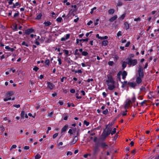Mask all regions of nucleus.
Wrapping results in <instances>:
<instances>
[{
  "label": "nucleus",
  "mask_w": 159,
  "mask_h": 159,
  "mask_svg": "<svg viewBox=\"0 0 159 159\" xmlns=\"http://www.w3.org/2000/svg\"><path fill=\"white\" fill-rule=\"evenodd\" d=\"M110 126L111 125L109 124L106 125V128L104 130L101 135V138L102 139L104 140L108 135L111 134L112 128L111 127L110 128Z\"/></svg>",
  "instance_id": "f257e3e1"
},
{
  "label": "nucleus",
  "mask_w": 159,
  "mask_h": 159,
  "mask_svg": "<svg viewBox=\"0 0 159 159\" xmlns=\"http://www.w3.org/2000/svg\"><path fill=\"white\" fill-rule=\"evenodd\" d=\"M127 60V64L130 66H134L137 63V61L136 59H133L131 57L128 58Z\"/></svg>",
  "instance_id": "f03ea898"
},
{
  "label": "nucleus",
  "mask_w": 159,
  "mask_h": 159,
  "mask_svg": "<svg viewBox=\"0 0 159 159\" xmlns=\"http://www.w3.org/2000/svg\"><path fill=\"white\" fill-rule=\"evenodd\" d=\"M138 75L139 77L143 78V71L142 67L141 66H139V70H138Z\"/></svg>",
  "instance_id": "7ed1b4c3"
},
{
  "label": "nucleus",
  "mask_w": 159,
  "mask_h": 159,
  "mask_svg": "<svg viewBox=\"0 0 159 159\" xmlns=\"http://www.w3.org/2000/svg\"><path fill=\"white\" fill-rule=\"evenodd\" d=\"M115 83V82H114L112 83H109V85L107 84L108 86V89L110 90H112L114 89L115 88V86L114 85Z\"/></svg>",
  "instance_id": "20e7f679"
},
{
  "label": "nucleus",
  "mask_w": 159,
  "mask_h": 159,
  "mask_svg": "<svg viewBox=\"0 0 159 159\" xmlns=\"http://www.w3.org/2000/svg\"><path fill=\"white\" fill-rule=\"evenodd\" d=\"M115 81L112 78L111 76H109L108 77L107 80L106 81L107 83V84H109V83H112L114 82Z\"/></svg>",
  "instance_id": "39448f33"
},
{
  "label": "nucleus",
  "mask_w": 159,
  "mask_h": 159,
  "mask_svg": "<svg viewBox=\"0 0 159 159\" xmlns=\"http://www.w3.org/2000/svg\"><path fill=\"white\" fill-rule=\"evenodd\" d=\"M78 140V138L77 136L74 137V138L71 141L70 143V145H71L75 143Z\"/></svg>",
  "instance_id": "423d86ee"
},
{
  "label": "nucleus",
  "mask_w": 159,
  "mask_h": 159,
  "mask_svg": "<svg viewBox=\"0 0 159 159\" xmlns=\"http://www.w3.org/2000/svg\"><path fill=\"white\" fill-rule=\"evenodd\" d=\"M99 151L100 149L98 147L96 146L93 149V154L96 155Z\"/></svg>",
  "instance_id": "0eeeda50"
},
{
  "label": "nucleus",
  "mask_w": 159,
  "mask_h": 159,
  "mask_svg": "<svg viewBox=\"0 0 159 159\" xmlns=\"http://www.w3.org/2000/svg\"><path fill=\"white\" fill-rule=\"evenodd\" d=\"M47 84L48 87L51 90H52L54 87L53 84L50 82H48Z\"/></svg>",
  "instance_id": "6e6552de"
},
{
  "label": "nucleus",
  "mask_w": 159,
  "mask_h": 159,
  "mask_svg": "<svg viewBox=\"0 0 159 159\" xmlns=\"http://www.w3.org/2000/svg\"><path fill=\"white\" fill-rule=\"evenodd\" d=\"M33 31L34 30L33 29H29L25 30V34L28 35L32 33Z\"/></svg>",
  "instance_id": "1a4fd4ad"
},
{
  "label": "nucleus",
  "mask_w": 159,
  "mask_h": 159,
  "mask_svg": "<svg viewBox=\"0 0 159 159\" xmlns=\"http://www.w3.org/2000/svg\"><path fill=\"white\" fill-rule=\"evenodd\" d=\"M68 128V126L66 125L64 126L61 129V133L62 134L63 132H65L66 130Z\"/></svg>",
  "instance_id": "9d476101"
},
{
  "label": "nucleus",
  "mask_w": 159,
  "mask_h": 159,
  "mask_svg": "<svg viewBox=\"0 0 159 159\" xmlns=\"http://www.w3.org/2000/svg\"><path fill=\"white\" fill-rule=\"evenodd\" d=\"M117 18V16L116 15H115L113 17L111 18L109 20V21L110 22H112L114 21Z\"/></svg>",
  "instance_id": "9b49d317"
},
{
  "label": "nucleus",
  "mask_w": 159,
  "mask_h": 159,
  "mask_svg": "<svg viewBox=\"0 0 159 159\" xmlns=\"http://www.w3.org/2000/svg\"><path fill=\"white\" fill-rule=\"evenodd\" d=\"M14 93L12 91H10L9 92H8L6 94V96L7 97H10L13 95Z\"/></svg>",
  "instance_id": "f8f14e48"
},
{
  "label": "nucleus",
  "mask_w": 159,
  "mask_h": 159,
  "mask_svg": "<svg viewBox=\"0 0 159 159\" xmlns=\"http://www.w3.org/2000/svg\"><path fill=\"white\" fill-rule=\"evenodd\" d=\"M122 78L124 80L126 77V76L127 75V73L125 71H124L122 74Z\"/></svg>",
  "instance_id": "ddd939ff"
},
{
  "label": "nucleus",
  "mask_w": 159,
  "mask_h": 159,
  "mask_svg": "<svg viewBox=\"0 0 159 159\" xmlns=\"http://www.w3.org/2000/svg\"><path fill=\"white\" fill-rule=\"evenodd\" d=\"M43 24L45 26H48L51 25L52 24V23L49 21H45L44 22Z\"/></svg>",
  "instance_id": "4468645a"
},
{
  "label": "nucleus",
  "mask_w": 159,
  "mask_h": 159,
  "mask_svg": "<svg viewBox=\"0 0 159 159\" xmlns=\"http://www.w3.org/2000/svg\"><path fill=\"white\" fill-rule=\"evenodd\" d=\"M141 78V77H139L136 78V82L138 84H139L141 82L142 80Z\"/></svg>",
  "instance_id": "2eb2a0df"
},
{
  "label": "nucleus",
  "mask_w": 159,
  "mask_h": 159,
  "mask_svg": "<svg viewBox=\"0 0 159 159\" xmlns=\"http://www.w3.org/2000/svg\"><path fill=\"white\" fill-rule=\"evenodd\" d=\"M124 25L125 27V29L126 30H127L129 29V24L126 22H125L124 23Z\"/></svg>",
  "instance_id": "dca6fc26"
},
{
  "label": "nucleus",
  "mask_w": 159,
  "mask_h": 159,
  "mask_svg": "<svg viewBox=\"0 0 159 159\" xmlns=\"http://www.w3.org/2000/svg\"><path fill=\"white\" fill-rule=\"evenodd\" d=\"M126 13H124L123 14L120 16L119 18L121 20H123L125 16Z\"/></svg>",
  "instance_id": "f3484780"
},
{
  "label": "nucleus",
  "mask_w": 159,
  "mask_h": 159,
  "mask_svg": "<svg viewBox=\"0 0 159 159\" xmlns=\"http://www.w3.org/2000/svg\"><path fill=\"white\" fill-rule=\"evenodd\" d=\"M131 102V101L130 100H129L126 103L125 106V108L126 109L127 107H129V105L130 103Z\"/></svg>",
  "instance_id": "a211bd4d"
},
{
  "label": "nucleus",
  "mask_w": 159,
  "mask_h": 159,
  "mask_svg": "<svg viewBox=\"0 0 159 159\" xmlns=\"http://www.w3.org/2000/svg\"><path fill=\"white\" fill-rule=\"evenodd\" d=\"M129 85L132 88H134V87L136 86V84L135 83H134L133 82H130L129 83Z\"/></svg>",
  "instance_id": "6ab92c4d"
},
{
  "label": "nucleus",
  "mask_w": 159,
  "mask_h": 159,
  "mask_svg": "<svg viewBox=\"0 0 159 159\" xmlns=\"http://www.w3.org/2000/svg\"><path fill=\"white\" fill-rule=\"evenodd\" d=\"M108 43V42L107 40H104L102 42V45L104 46L107 45Z\"/></svg>",
  "instance_id": "aec40b11"
},
{
  "label": "nucleus",
  "mask_w": 159,
  "mask_h": 159,
  "mask_svg": "<svg viewBox=\"0 0 159 159\" xmlns=\"http://www.w3.org/2000/svg\"><path fill=\"white\" fill-rule=\"evenodd\" d=\"M115 12V10L114 9H111L108 11V13L110 14H112Z\"/></svg>",
  "instance_id": "412c9836"
},
{
  "label": "nucleus",
  "mask_w": 159,
  "mask_h": 159,
  "mask_svg": "<svg viewBox=\"0 0 159 159\" xmlns=\"http://www.w3.org/2000/svg\"><path fill=\"white\" fill-rule=\"evenodd\" d=\"M101 146L102 148H104L105 147L107 146L108 145L105 143L102 142L101 143Z\"/></svg>",
  "instance_id": "4be33fe9"
},
{
  "label": "nucleus",
  "mask_w": 159,
  "mask_h": 159,
  "mask_svg": "<svg viewBox=\"0 0 159 159\" xmlns=\"http://www.w3.org/2000/svg\"><path fill=\"white\" fill-rule=\"evenodd\" d=\"M34 81H33L32 80H31L30 81V82L29 83L30 86V87H32L33 85H34Z\"/></svg>",
  "instance_id": "5701e85b"
},
{
  "label": "nucleus",
  "mask_w": 159,
  "mask_h": 159,
  "mask_svg": "<svg viewBox=\"0 0 159 159\" xmlns=\"http://www.w3.org/2000/svg\"><path fill=\"white\" fill-rule=\"evenodd\" d=\"M41 156L39 153H37L35 157V159H39L41 158Z\"/></svg>",
  "instance_id": "b1692460"
},
{
  "label": "nucleus",
  "mask_w": 159,
  "mask_h": 159,
  "mask_svg": "<svg viewBox=\"0 0 159 159\" xmlns=\"http://www.w3.org/2000/svg\"><path fill=\"white\" fill-rule=\"evenodd\" d=\"M127 64V63L125 61L123 62L122 64V66L123 68H125Z\"/></svg>",
  "instance_id": "393cba45"
},
{
  "label": "nucleus",
  "mask_w": 159,
  "mask_h": 159,
  "mask_svg": "<svg viewBox=\"0 0 159 159\" xmlns=\"http://www.w3.org/2000/svg\"><path fill=\"white\" fill-rule=\"evenodd\" d=\"M25 111H22L21 112V117L22 118H23L25 116Z\"/></svg>",
  "instance_id": "a878e982"
},
{
  "label": "nucleus",
  "mask_w": 159,
  "mask_h": 159,
  "mask_svg": "<svg viewBox=\"0 0 159 159\" xmlns=\"http://www.w3.org/2000/svg\"><path fill=\"white\" fill-rule=\"evenodd\" d=\"M136 99V98H135V96L134 95V94L133 97L132 98H131V102H134L135 101Z\"/></svg>",
  "instance_id": "bb28decb"
},
{
  "label": "nucleus",
  "mask_w": 159,
  "mask_h": 159,
  "mask_svg": "<svg viewBox=\"0 0 159 159\" xmlns=\"http://www.w3.org/2000/svg\"><path fill=\"white\" fill-rule=\"evenodd\" d=\"M116 128H114L113 129V130L111 132V134L112 135H113L114 134H115L116 132Z\"/></svg>",
  "instance_id": "cd10ccee"
},
{
  "label": "nucleus",
  "mask_w": 159,
  "mask_h": 159,
  "mask_svg": "<svg viewBox=\"0 0 159 159\" xmlns=\"http://www.w3.org/2000/svg\"><path fill=\"white\" fill-rule=\"evenodd\" d=\"M82 54L84 56H86L88 54V53L87 52L83 51L82 52Z\"/></svg>",
  "instance_id": "c85d7f7f"
},
{
  "label": "nucleus",
  "mask_w": 159,
  "mask_h": 159,
  "mask_svg": "<svg viewBox=\"0 0 159 159\" xmlns=\"http://www.w3.org/2000/svg\"><path fill=\"white\" fill-rule=\"evenodd\" d=\"M64 115L65 116V117L64 118V120H67L68 116V115L67 114H64Z\"/></svg>",
  "instance_id": "c756f323"
},
{
  "label": "nucleus",
  "mask_w": 159,
  "mask_h": 159,
  "mask_svg": "<svg viewBox=\"0 0 159 159\" xmlns=\"http://www.w3.org/2000/svg\"><path fill=\"white\" fill-rule=\"evenodd\" d=\"M41 16H42V14H41V13L39 14L36 17V19L39 20V19H40V18H41Z\"/></svg>",
  "instance_id": "7c9ffc66"
},
{
  "label": "nucleus",
  "mask_w": 159,
  "mask_h": 159,
  "mask_svg": "<svg viewBox=\"0 0 159 159\" xmlns=\"http://www.w3.org/2000/svg\"><path fill=\"white\" fill-rule=\"evenodd\" d=\"M74 54L75 55H79L80 54L78 52V49H76L75 50Z\"/></svg>",
  "instance_id": "2f4dec72"
},
{
  "label": "nucleus",
  "mask_w": 159,
  "mask_h": 159,
  "mask_svg": "<svg viewBox=\"0 0 159 159\" xmlns=\"http://www.w3.org/2000/svg\"><path fill=\"white\" fill-rule=\"evenodd\" d=\"M108 38V36H105L104 37H100L99 38V39H107Z\"/></svg>",
  "instance_id": "473e14b6"
},
{
  "label": "nucleus",
  "mask_w": 159,
  "mask_h": 159,
  "mask_svg": "<svg viewBox=\"0 0 159 159\" xmlns=\"http://www.w3.org/2000/svg\"><path fill=\"white\" fill-rule=\"evenodd\" d=\"M99 19H97L96 20V21L94 22V24L95 26L97 25L98 24V22L99 21Z\"/></svg>",
  "instance_id": "72a5a7b5"
},
{
  "label": "nucleus",
  "mask_w": 159,
  "mask_h": 159,
  "mask_svg": "<svg viewBox=\"0 0 159 159\" xmlns=\"http://www.w3.org/2000/svg\"><path fill=\"white\" fill-rule=\"evenodd\" d=\"M22 45H25V46H26V47H28L29 45H28V44L26 43L25 42V41H23L22 42Z\"/></svg>",
  "instance_id": "f704fd0d"
},
{
  "label": "nucleus",
  "mask_w": 159,
  "mask_h": 159,
  "mask_svg": "<svg viewBox=\"0 0 159 159\" xmlns=\"http://www.w3.org/2000/svg\"><path fill=\"white\" fill-rule=\"evenodd\" d=\"M141 20V18L139 17H138L137 18L134 19V20L135 21H139Z\"/></svg>",
  "instance_id": "c9c22d12"
},
{
  "label": "nucleus",
  "mask_w": 159,
  "mask_h": 159,
  "mask_svg": "<svg viewBox=\"0 0 159 159\" xmlns=\"http://www.w3.org/2000/svg\"><path fill=\"white\" fill-rule=\"evenodd\" d=\"M75 73H82V71L81 70H75L74 71Z\"/></svg>",
  "instance_id": "e433bc0d"
},
{
  "label": "nucleus",
  "mask_w": 159,
  "mask_h": 159,
  "mask_svg": "<svg viewBox=\"0 0 159 159\" xmlns=\"http://www.w3.org/2000/svg\"><path fill=\"white\" fill-rule=\"evenodd\" d=\"M84 124L86 125V126H88L89 125V123L86 120H84Z\"/></svg>",
  "instance_id": "4c0bfd02"
},
{
  "label": "nucleus",
  "mask_w": 159,
  "mask_h": 159,
  "mask_svg": "<svg viewBox=\"0 0 159 159\" xmlns=\"http://www.w3.org/2000/svg\"><path fill=\"white\" fill-rule=\"evenodd\" d=\"M114 64V62L112 61H110L108 62V64L110 66H112Z\"/></svg>",
  "instance_id": "58836bf2"
},
{
  "label": "nucleus",
  "mask_w": 159,
  "mask_h": 159,
  "mask_svg": "<svg viewBox=\"0 0 159 159\" xmlns=\"http://www.w3.org/2000/svg\"><path fill=\"white\" fill-rule=\"evenodd\" d=\"M13 106L14 107L18 108L20 107V104H15Z\"/></svg>",
  "instance_id": "ea45409f"
},
{
  "label": "nucleus",
  "mask_w": 159,
  "mask_h": 159,
  "mask_svg": "<svg viewBox=\"0 0 159 159\" xmlns=\"http://www.w3.org/2000/svg\"><path fill=\"white\" fill-rule=\"evenodd\" d=\"M62 20L61 17H58L57 19V20L59 22H61Z\"/></svg>",
  "instance_id": "a19ab883"
},
{
  "label": "nucleus",
  "mask_w": 159,
  "mask_h": 159,
  "mask_svg": "<svg viewBox=\"0 0 159 159\" xmlns=\"http://www.w3.org/2000/svg\"><path fill=\"white\" fill-rule=\"evenodd\" d=\"M122 5V3L121 2H119L117 3V6H121Z\"/></svg>",
  "instance_id": "79ce46f5"
},
{
  "label": "nucleus",
  "mask_w": 159,
  "mask_h": 159,
  "mask_svg": "<svg viewBox=\"0 0 159 159\" xmlns=\"http://www.w3.org/2000/svg\"><path fill=\"white\" fill-rule=\"evenodd\" d=\"M8 3L9 5H11L13 4V1L14 0H8Z\"/></svg>",
  "instance_id": "37998d69"
},
{
  "label": "nucleus",
  "mask_w": 159,
  "mask_h": 159,
  "mask_svg": "<svg viewBox=\"0 0 159 159\" xmlns=\"http://www.w3.org/2000/svg\"><path fill=\"white\" fill-rule=\"evenodd\" d=\"M16 147V145H13L11 148L10 150H11L13 148H15Z\"/></svg>",
  "instance_id": "c03bdc74"
},
{
  "label": "nucleus",
  "mask_w": 159,
  "mask_h": 159,
  "mask_svg": "<svg viewBox=\"0 0 159 159\" xmlns=\"http://www.w3.org/2000/svg\"><path fill=\"white\" fill-rule=\"evenodd\" d=\"M88 39H81L79 40V41L80 42H81L82 41H83L86 42V41H88Z\"/></svg>",
  "instance_id": "a18cd8bd"
},
{
  "label": "nucleus",
  "mask_w": 159,
  "mask_h": 159,
  "mask_svg": "<svg viewBox=\"0 0 159 159\" xmlns=\"http://www.w3.org/2000/svg\"><path fill=\"white\" fill-rule=\"evenodd\" d=\"M121 31H119L117 33V36H121L122 35L121 34Z\"/></svg>",
  "instance_id": "49530a36"
},
{
  "label": "nucleus",
  "mask_w": 159,
  "mask_h": 159,
  "mask_svg": "<svg viewBox=\"0 0 159 159\" xmlns=\"http://www.w3.org/2000/svg\"><path fill=\"white\" fill-rule=\"evenodd\" d=\"M57 61L59 62V65H61V59L60 58H58Z\"/></svg>",
  "instance_id": "de8ad7c7"
},
{
  "label": "nucleus",
  "mask_w": 159,
  "mask_h": 159,
  "mask_svg": "<svg viewBox=\"0 0 159 159\" xmlns=\"http://www.w3.org/2000/svg\"><path fill=\"white\" fill-rule=\"evenodd\" d=\"M107 112H108L107 109H106L105 110L103 111V114H104L105 115L107 114Z\"/></svg>",
  "instance_id": "09e8293b"
},
{
  "label": "nucleus",
  "mask_w": 159,
  "mask_h": 159,
  "mask_svg": "<svg viewBox=\"0 0 159 159\" xmlns=\"http://www.w3.org/2000/svg\"><path fill=\"white\" fill-rule=\"evenodd\" d=\"M33 70H35L36 72L39 70V68L36 66H35L34 68L33 69Z\"/></svg>",
  "instance_id": "8fccbe9b"
},
{
  "label": "nucleus",
  "mask_w": 159,
  "mask_h": 159,
  "mask_svg": "<svg viewBox=\"0 0 159 159\" xmlns=\"http://www.w3.org/2000/svg\"><path fill=\"white\" fill-rule=\"evenodd\" d=\"M19 15V13L18 12L15 13L14 15V17H16L18 16Z\"/></svg>",
  "instance_id": "3c124183"
},
{
  "label": "nucleus",
  "mask_w": 159,
  "mask_h": 159,
  "mask_svg": "<svg viewBox=\"0 0 159 159\" xmlns=\"http://www.w3.org/2000/svg\"><path fill=\"white\" fill-rule=\"evenodd\" d=\"M58 135V133H56L53 135V139L55 138Z\"/></svg>",
  "instance_id": "603ef678"
},
{
  "label": "nucleus",
  "mask_w": 159,
  "mask_h": 159,
  "mask_svg": "<svg viewBox=\"0 0 159 159\" xmlns=\"http://www.w3.org/2000/svg\"><path fill=\"white\" fill-rule=\"evenodd\" d=\"M72 154V153L71 152H68L66 154L68 156L69 155H71Z\"/></svg>",
  "instance_id": "864d4df0"
},
{
  "label": "nucleus",
  "mask_w": 159,
  "mask_h": 159,
  "mask_svg": "<svg viewBox=\"0 0 159 159\" xmlns=\"http://www.w3.org/2000/svg\"><path fill=\"white\" fill-rule=\"evenodd\" d=\"M49 62H50V61L49 60H46V61H45V63L46 64L48 65Z\"/></svg>",
  "instance_id": "5fc2aeb1"
},
{
  "label": "nucleus",
  "mask_w": 159,
  "mask_h": 159,
  "mask_svg": "<svg viewBox=\"0 0 159 159\" xmlns=\"http://www.w3.org/2000/svg\"><path fill=\"white\" fill-rule=\"evenodd\" d=\"M53 114V112L52 111L48 114V116L49 117H51Z\"/></svg>",
  "instance_id": "6e6d98bb"
},
{
  "label": "nucleus",
  "mask_w": 159,
  "mask_h": 159,
  "mask_svg": "<svg viewBox=\"0 0 159 159\" xmlns=\"http://www.w3.org/2000/svg\"><path fill=\"white\" fill-rule=\"evenodd\" d=\"M68 133L71 134H73L72 130V129H70L69 130L68 132Z\"/></svg>",
  "instance_id": "4d7b16f0"
},
{
  "label": "nucleus",
  "mask_w": 159,
  "mask_h": 159,
  "mask_svg": "<svg viewBox=\"0 0 159 159\" xmlns=\"http://www.w3.org/2000/svg\"><path fill=\"white\" fill-rule=\"evenodd\" d=\"M0 128L1 129L2 132H3L5 130V129L3 125H1L0 127Z\"/></svg>",
  "instance_id": "13d9d810"
},
{
  "label": "nucleus",
  "mask_w": 159,
  "mask_h": 159,
  "mask_svg": "<svg viewBox=\"0 0 159 159\" xmlns=\"http://www.w3.org/2000/svg\"><path fill=\"white\" fill-rule=\"evenodd\" d=\"M15 4L16 7H18V6L20 7V4H19V2H16Z\"/></svg>",
  "instance_id": "bf43d9fd"
},
{
  "label": "nucleus",
  "mask_w": 159,
  "mask_h": 159,
  "mask_svg": "<svg viewBox=\"0 0 159 159\" xmlns=\"http://www.w3.org/2000/svg\"><path fill=\"white\" fill-rule=\"evenodd\" d=\"M70 36V35L69 34H66V37L65 38H66L65 39H68L69 38Z\"/></svg>",
  "instance_id": "052dcab7"
},
{
  "label": "nucleus",
  "mask_w": 159,
  "mask_h": 159,
  "mask_svg": "<svg viewBox=\"0 0 159 159\" xmlns=\"http://www.w3.org/2000/svg\"><path fill=\"white\" fill-rule=\"evenodd\" d=\"M93 23V21L91 20H90L89 22L87 24L88 25H90L91 24H92Z\"/></svg>",
  "instance_id": "680f3d73"
},
{
  "label": "nucleus",
  "mask_w": 159,
  "mask_h": 159,
  "mask_svg": "<svg viewBox=\"0 0 159 159\" xmlns=\"http://www.w3.org/2000/svg\"><path fill=\"white\" fill-rule=\"evenodd\" d=\"M64 52L65 54L66 55H68L69 54V51L66 50H64Z\"/></svg>",
  "instance_id": "e2e57ef3"
},
{
  "label": "nucleus",
  "mask_w": 159,
  "mask_h": 159,
  "mask_svg": "<svg viewBox=\"0 0 159 159\" xmlns=\"http://www.w3.org/2000/svg\"><path fill=\"white\" fill-rule=\"evenodd\" d=\"M93 80V79H89L87 80V82H89L90 81H92Z\"/></svg>",
  "instance_id": "0e129e2a"
},
{
  "label": "nucleus",
  "mask_w": 159,
  "mask_h": 159,
  "mask_svg": "<svg viewBox=\"0 0 159 159\" xmlns=\"http://www.w3.org/2000/svg\"><path fill=\"white\" fill-rule=\"evenodd\" d=\"M51 127H48V130H47V132H46V133L47 134H48V133L49 131V130H51Z\"/></svg>",
  "instance_id": "69168bd1"
},
{
  "label": "nucleus",
  "mask_w": 159,
  "mask_h": 159,
  "mask_svg": "<svg viewBox=\"0 0 159 159\" xmlns=\"http://www.w3.org/2000/svg\"><path fill=\"white\" fill-rule=\"evenodd\" d=\"M30 148V147L29 146H25L24 147V149H25V150H27V149H29Z\"/></svg>",
  "instance_id": "338daca9"
},
{
  "label": "nucleus",
  "mask_w": 159,
  "mask_h": 159,
  "mask_svg": "<svg viewBox=\"0 0 159 159\" xmlns=\"http://www.w3.org/2000/svg\"><path fill=\"white\" fill-rule=\"evenodd\" d=\"M70 92L72 93H74L75 92V90L73 89H71L70 90Z\"/></svg>",
  "instance_id": "774afa93"
}]
</instances>
